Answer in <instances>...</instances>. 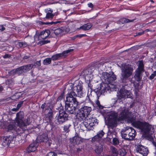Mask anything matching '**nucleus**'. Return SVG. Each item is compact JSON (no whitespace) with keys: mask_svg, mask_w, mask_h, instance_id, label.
I'll use <instances>...</instances> for the list:
<instances>
[{"mask_svg":"<svg viewBox=\"0 0 156 156\" xmlns=\"http://www.w3.org/2000/svg\"><path fill=\"white\" fill-rule=\"evenodd\" d=\"M131 116V112L129 111L128 108L125 107H121L117 112H112L108 114L106 123L109 127H114L118 122L125 119L132 120V119H130Z\"/></svg>","mask_w":156,"mask_h":156,"instance_id":"obj_1","label":"nucleus"},{"mask_svg":"<svg viewBox=\"0 0 156 156\" xmlns=\"http://www.w3.org/2000/svg\"><path fill=\"white\" fill-rule=\"evenodd\" d=\"M129 120L133 126L140 130V133L145 137H149L150 140H153V137L151 136L154 132V128L148 123L144 121H140L139 120H134L133 115L131 113V116Z\"/></svg>","mask_w":156,"mask_h":156,"instance_id":"obj_2","label":"nucleus"},{"mask_svg":"<svg viewBox=\"0 0 156 156\" xmlns=\"http://www.w3.org/2000/svg\"><path fill=\"white\" fill-rule=\"evenodd\" d=\"M102 77L106 83H103L100 87V90L102 93L108 91L109 90L113 88H115V87L113 85L112 83L116 79V77L113 73L109 74L107 72L103 73Z\"/></svg>","mask_w":156,"mask_h":156,"instance_id":"obj_3","label":"nucleus"},{"mask_svg":"<svg viewBox=\"0 0 156 156\" xmlns=\"http://www.w3.org/2000/svg\"><path fill=\"white\" fill-rule=\"evenodd\" d=\"M23 112H20L16 114L15 121L17 126L23 130H24L27 129V126L30 124V122L29 121V119H27L23 121Z\"/></svg>","mask_w":156,"mask_h":156,"instance_id":"obj_4","label":"nucleus"},{"mask_svg":"<svg viewBox=\"0 0 156 156\" xmlns=\"http://www.w3.org/2000/svg\"><path fill=\"white\" fill-rule=\"evenodd\" d=\"M121 70V78L123 80H127L132 74L133 68L129 64H123L120 67Z\"/></svg>","mask_w":156,"mask_h":156,"instance_id":"obj_5","label":"nucleus"},{"mask_svg":"<svg viewBox=\"0 0 156 156\" xmlns=\"http://www.w3.org/2000/svg\"><path fill=\"white\" fill-rule=\"evenodd\" d=\"M144 72V65L142 61H139L138 68L136 70L134 77L137 81H139L141 79L142 74Z\"/></svg>","mask_w":156,"mask_h":156,"instance_id":"obj_6","label":"nucleus"},{"mask_svg":"<svg viewBox=\"0 0 156 156\" xmlns=\"http://www.w3.org/2000/svg\"><path fill=\"white\" fill-rule=\"evenodd\" d=\"M76 96V94L75 92L74 91H71L66 95V102L67 103L70 102V103H73L74 105H76V106L79 105L80 103L77 101L75 98Z\"/></svg>","mask_w":156,"mask_h":156,"instance_id":"obj_7","label":"nucleus"},{"mask_svg":"<svg viewBox=\"0 0 156 156\" xmlns=\"http://www.w3.org/2000/svg\"><path fill=\"white\" fill-rule=\"evenodd\" d=\"M127 132L128 134V136L123 133H122V138L127 140H132L135 138L136 132L135 130L132 127L127 128Z\"/></svg>","mask_w":156,"mask_h":156,"instance_id":"obj_8","label":"nucleus"},{"mask_svg":"<svg viewBox=\"0 0 156 156\" xmlns=\"http://www.w3.org/2000/svg\"><path fill=\"white\" fill-rule=\"evenodd\" d=\"M83 122L85 127L88 130L91 129L93 126L98 124L97 119L95 118H87Z\"/></svg>","mask_w":156,"mask_h":156,"instance_id":"obj_9","label":"nucleus"},{"mask_svg":"<svg viewBox=\"0 0 156 156\" xmlns=\"http://www.w3.org/2000/svg\"><path fill=\"white\" fill-rule=\"evenodd\" d=\"M118 97L119 99L126 98H132V94L130 91L126 90L124 88H122L120 90Z\"/></svg>","mask_w":156,"mask_h":156,"instance_id":"obj_10","label":"nucleus"},{"mask_svg":"<svg viewBox=\"0 0 156 156\" xmlns=\"http://www.w3.org/2000/svg\"><path fill=\"white\" fill-rule=\"evenodd\" d=\"M79 105L76 106V105H73L72 103L66 102V110L69 113L74 114L75 112L76 109H79L80 108Z\"/></svg>","mask_w":156,"mask_h":156,"instance_id":"obj_11","label":"nucleus"},{"mask_svg":"<svg viewBox=\"0 0 156 156\" xmlns=\"http://www.w3.org/2000/svg\"><path fill=\"white\" fill-rule=\"evenodd\" d=\"M50 34V31L49 30H46L41 31L39 34L38 36V39L37 37V35L36 34L34 37V38L35 41H37V40H41V39H45Z\"/></svg>","mask_w":156,"mask_h":156,"instance_id":"obj_12","label":"nucleus"},{"mask_svg":"<svg viewBox=\"0 0 156 156\" xmlns=\"http://www.w3.org/2000/svg\"><path fill=\"white\" fill-rule=\"evenodd\" d=\"M68 117V115L65 112H60L57 118L58 122L59 124H62L67 120Z\"/></svg>","mask_w":156,"mask_h":156,"instance_id":"obj_13","label":"nucleus"},{"mask_svg":"<svg viewBox=\"0 0 156 156\" xmlns=\"http://www.w3.org/2000/svg\"><path fill=\"white\" fill-rule=\"evenodd\" d=\"M73 50V49H68L66 51H63L62 53L56 54L55 55H53L51 57V60H56L58 59L60 57L62 56H65L67 55V54L70 52L72 51Z\"/></svg>","mask_w":156,"mask_h":156,"instance_id":"obj_14","label":"nucleus"},{"mask_svg":"<svg viewBox=\"0 0 156 156\" xmlns=\"http://www.w3.org/2000/svg\"><path fill=\"white\" fill-rule=\"evenodd\" d=\"M13 137L11 136H5L1 139L2 145L4 147L9 146V144L13 142Z\"/></svg>","mask_w":156,"mask_h":156,"instance_id":"obj_15","label":"nucleus"},{"mask_svg":"<svg viewBox=\"0 0 156 156\" xmlns=\"http://www.w3.org/2000/svg\"><path fill=\"white\" fill-rule=\"evenodd\" d=\"M137 151L143 156H147L148 154V150L142 145H138L137 147Z\"/></svg>","mask_w":156,"mask_h":156,"instance_id":"obj_16","label":"nucleus"},{"mask_svg":"<svg viewBox=\"0 0 156 156\" xmlns=\"http://www.w3.org/2000/svg\"><path fill=\"white\" fill-rule=\"evenodd\" d=\"M108 137L110 139L113 138L112 142L113 145H117L119 144L118 138L117 137L116 134L114 133L109 132L108 134Z\"/></svg>","mask_w":156,"mask_h":156,"instance_id":"obj_17","label":"nucleus"},{"mask_svg":"<svg viewBox=\"0 0 156 156\" xmlns=\"http://www.w3.org/2000/svg\"><path fill=\"white\" fill-rule=\"evenodd\" d=\"M38 146V144L37 142L32 143L27 147V151L28 153L34 151L37 149Z\"/></svg>","mask_w":156,"mask_h":156,"instance_id":"obj_18","label":"nucleus"},{"mask_svg":"<svg viewBox=\"0 0 156 156\" xmlns=\"http://www.w3.org/2000/svg\"><path fill=\"white\" fill-rule=\"evenodd\" d=\"M33 67V64H30L27 65L23 66L20 67V69L21 71V73H26L31 69Z\"/></svg>","mask_w":156,"mask_h":156,"instance_id":"obj_19","label":"nucleus"},{"mask_svg":"<svg viewBox=\"0 0 156 156\" xmlns=\"http://www.w3.org/2000/svg\"><path fill=\"white\" fill-rule=\"evenodd\" d=\"M48 140V134L46 133L38 136L37 138V141L39 142H46Z\"/></svg>","mask_w":156,"mask_h":156,"instance_id":"obj_20","label":"nucleus"},{"mask_svg":"<svg viewBox=\"0 0 156 156\" xmlns=\"http://www.w3.org/2000/svg\"><path fill=\"white\" fill-rule=\"evenodd\" d=\"M73 90L76 92L78 97H81L83 96L82 87L81 85H78L75 86L73 88Z\"/></svg>","mask_w":156,"mask_h":156,"instance_id":"obj_21","label":"nucleus"},{"mask_svg":"<svg viewBox=\"0 0 156 156\" xmlns=\"http://www.w3.org/2000/svg\"><path fill=\"white\" fill-rule=\"evenodd\" d=\"M104 134L105 133L102 130L99 131L96 135L93 138L92 141H99L102 138Z\"/></svg>","mask_w":156,"mask_h":156,"instance_id":"obj_22","label":"nucleus"},{"mask_svg":"<svg viewBox=\"0 0 156 156\" xmlns=\"http://www.w3.org/2000/svg\"><path fill=\"white\" fill-rule=\"evenodd\" d=\"M80 110L82 111V112L85 114L87 116L89 115L92 110V108L90 107L85 106L82 108Z\"/></svg>","mask_w":156,"mask_h":156,"instance_id":"obj_23","label":"nucleus"},{"mask_svg":"<svg viewBox=\"0 0 156 156\" xmlns=\"http://www.w3.org/2000/svg\"><path fill=\"white\" fill-rule=\"evenodd\" d=\"M92 25L90 23H88L85 24L77 28V30L82 29L83 30L85 31L90 29L92 27Z\"/></svg>","mask_w":156,"mask_h":156,"instance_id":"obj_24","label":"nucleus"},{"mask_svg":"<svg viewBox=\"0 0 156 156\" xmlns=\"http://www.w3.org/2000/svg\"><path fill=\"white\" fill-rule=\"evenodd\" d=\"M45 12L46 13V18L47 19H52L54 16V15L52 14V10L50 9L45 10Z\"/></svg>","mask_w":156,"mask_h":156,"instance_id":"obj_25","label":"nucleus"},{"mask_svg":"<svg viewBox=\"0 0 156 156\" xmlns=\"http://www.w3.org/2000/svg\"><path fill=\"white\" fill-rule=\"evenodd\" d=\"M77 117L80 121H82L87 119L86 116L87 115L82 112V111L80 110L79 112L77 115Z\"/></svg>","mask_w":156,"mask_h":156,"instance_id":"obj_26","label":"nucleus"},{"mask_svg":"<svg viewBox=\"0 0 156 156\" xmlns=\"http://www.w3.org/2000/svg\"><path fill=\"white\" fill-rule=\"evenodd\" d=\"M53 119L52 113L51 112H49L45 115L44 120L46 122H50Z\"/></svg>","mask_w":156,"mask_h":156,"instance_id":"obj_27","label":"nucleus"},{"mask_svg":"<svg viewBox=\"0 0 156 156\" xmlns=\"http://www.w3.org/2000/svg\"><path fill=\"white\" fill-rule=\"evenodd\" d=\"M110 153L111 154L116 156H118V151L116 148L113 146H111L110 147Z\"/></svg>","mask_w":156,"mask_h":156,"instance_id":"obj_28","label":"nucleus"},{"mask_svg":"<svg viewBox=\"0 0 156 156\" xmlns=\"http://www.w3.org/2000/svg\"><path fill=\"white\" fill-rule=\"evenodd\" d=\"M63 32V30L60 28H57L55 29H52L51 30V32L55 34L56 36L59 35L62 33Z\"/></svg>","mask_w":156,"mask_h":156,"instance_id":"obj_29","label":"nucleus"},{"mask_svg":"<svg viewBox=\"0 0 156 156\" xmlns=\"http://www.w3.org/2000/svg\"><path fill=\"white\" fill-rule=\"evenodd\" d=\"M135 20V19H133L132 20H129L128 19H126L125 18H123L120 19L119 20V24H123L125 23L133 22Z\"/></svg>","mask_w":156,"mask_h":156,"instance_id":"obj_30","label":"nucleus"},{"mask_svg":"<svg viewBox=\"0 0 156 156\" xmlns=\"http://www.w3.org/2000/svg\"><path fill=\"white\" fill-rule=\"evenodd\" d=\"M103 147L101 144H99L96 147L95 150L96 153L98 154H100L103 151Z\"/></svg>","mask_w":156,"mask_h":156,"instance_id":"obj_31","label":"nucleus"},{"mask_svg":"<svg viewBox=\"0 0 156 156\" xmlns=\"http://www.w3.org/2000/svg\"><path fill=\"white\" fill-rule=\"evenodd\" d=\"M84 74L85 76L92 75V74L93 73L92 68H89L85 69L84 71Z\"/></svg>","mask_w":156,"mask_h":156,"instance_id":"obj_32","label":"nucleus"},{"mask_svg":"<svg viewBox=\"0 0 156 156\" xmlns=\"http://www.w3.org/2000/svg\"><path fill=\"white\" fill-rule=\"evenodd\" d=\"M10 73L12 75H15V74H17L20 75L21 74V71L20 69V67L16 69H14L11 70L10 72Z\"/></svg>","mask_w":156,"mask_h":156,"instance_id":"obj_33","label":"nucleus"},{"mask_svg":"<svg viewBox=\"0 0 156 156\" xmlns=\"http://www.w3.org/2000/svg\"><path fill=\"white\" fill-rule=\"evenodd\" d=\"M72 140H73V142L76 144H78L80 143V138L78 136L74 137L72 139H71V141Z\"/></svg>","mask_w":156,"mask_h":156,"instance_id":"obj_34","label":"nucleus"},{"mask_svg":"<svg viewBox=\"0 0 156 156\" xmlns=\"http://www.w3.org/2000/svg\"><path fill=\"white\" fill-rule=\"evenodd\" d=\"M51 61V58H48L43 60V63L44 65H48L50 64Z\"/></svg>","mask_w":156,"mask_h":156,"instance_id":"obj_35","label":"nucleus"},{"mask_svg":"<svg viewBox=\"0 0 156 156\" xmlns=\"http://www.w3.org/2000/svg\"><path fill=\"white\" fill-rule=\"evenodd\" d=\"M118 153L120 156H125L126 154V152L125 149L121 148L119 150Z\"/></svg>","mask_w":156,"mask_h":156,"instance_id":"obj_36","label":"nucleus"},{"mask_svg":"<svg viewBox=\"0 0 156 156\" xmlns=\"http://www.w3.org/2000/svg\"><path fill=\"white\" fill-rule=\"evenodd\" d=\"M18 45L20 47H24L26 46L27 44L25 42H19L18 43Z\"/></svg>","mask_w":156,"mask_h":156,"instance_id":"obj_37","label":"nucleus"},{"mask_svg":"<svg viewBox=\"0 0 156 156\" xmlns=\"http://www.w3.org/2000/svg\"><path fill=\"white\" fill-rule=\"evenodd\" d=\"M8 129L9 130H15L16 129V127L14 125L10 124H9L8 126Z\"/></svg>","mask_w":156,"mask_h":156,"instance_id":"obj_38","label":"nucleus"},{"mask_svg":"<svg viewBox=\"0 0 156 156\" xmlns=\"http://www.w3.org/2000/svg\"><path fill=\"white\" fill-rule=\"evenodd\" d=\"M21 136H23L22 137H21V135L20 136H19L21 138L22 140H23L24 142H25L27 137V135L25 133H22Z\"/></svg>","mask_w":156,"mask_h":156,"instance_id":"obj_39","label":"nucleus"},{"mask_svg":"<svg viewBox=\"0 0 156 156\" xmlns=\"http://www.w3.org/2000/svg\"><path fill=\"white\" fill-rule=\"evenodd\" d=\"M46 156H57L56 154L54 152L51 151L48 152Z\"/></svg>","mask_w":156,"mask_h":156,"instance_id":"obj_40","label":"nucleus"},{"mask_svg":"<svg viewBox=\"0 0 156 156\" xmlns=\"http://www.w3.org/2000/svg\"><path fill=\"white\" fill-rule=\"evenodd\" d=\"M98 100L96 101V104L98 106L99 108L102 109L103 107L100 104V102L98 100Z\"/></svg>","mask_w":156,"mask_h":156,"instance_id":"obj_41","label":"nucleus"},{"mask_svg":"<svg viewBox=\"0 0 156 156\" xmlns=\"http://www.w3.org/2000/svg\"><path fill=\"white\" fill-rule=\"evenodd\" d=\"M156 76V71H155L149 76V78L150 80H151L153 79Z\"/></svg>","mask_w":156,"mask_h":156,"instance_id":"obj_42","label":"nucleus"},{"mask_svg":"<svg viewBox=\"0 0 156 156\" xmlns=\"http://www.w3.org/2000/svg\"><path fill=\"white\" fill-rule=\"evenodd\" d=\"M127 128H126L125 129H123L121 131V134L122 137V133H125L126 135V136H128V133L127 132Z\"/></svg>","mask_w":156,"mask_h":156,"instance_id":"obj_43","label":"nucleus"},{"mask_svg":"<svg viewBox=\"0 0 156 156\" xmlns=\"http://www.w3.org/2000/svg\"><path fill=\"white\" fill-rule=\"evenodd\" d=\"M70 126V125H66L64 126V129L66 131L68 132L69 128Z\"/></svg>","mask_w":156,"mask_h":156,"instance_id":"obj_44","label":"nucleus"},{"mask_svg":"<svg viewBox=\"0 0 156 156\" xmlns=\"http://www.w3.org/2000/svg\"><path fill=\"white\" fill-rule=\"evenodd\" d=\"M41 61H37L33 65L34 66H41Z\"/></svg>","mask_w":156,"mask_h":156,"instance_id":"obj_45","label":"nucleus"},{"mask_svg":"<svg viewBox=\"0 0 156 156\" xmlns=\"http://www.w3.org/2000/svg\"><path fill=\"white\" fill-rule=\"evenodd\" d=\"M59 23L58 21L52 22H46L44 23V24H50L51 25L53 24H56Z\"/></svg>","mask_w":156,"mask_h":156,"instance_id":"obj_46","label":"nucleus"},{"mask_svg":"<svg viewBox=\"0 0 156 156\" xmlns=\"http://www.w3.org/2000/svg\"><path fill=\"white\" fill-rule=\"evenodd\" d=\"M87 35L86 34H80L76 35V37H79L81 38L82 37L86 36Z\"/></svg>","mask_w":156,"mask_h":156,"instance_id":"obj_47","label":"nucleus"},{"mask_svg":"<svg viewBox=\"0 0 156 156\" xmlns=\"http://www.w3.org/2000/svg\"><path fill=\"white\" fill-rule=\"evenodd\" d=\"M5 27H4L3 25H0V30L3 31L5 30Z\"/></svg>","mask_w":156,"mask_h":156,"instance_id":"obj_48","label":"nucleus"},{"mask_svg":"<svg viewBox=\"0 0 156 156\" xmlns=\"http://www.w3.org/2000/svg\"><path fill=\"white\" fill-rule=\"evenodd\" d=\"M50 41L48 40H44L42 41V44H45L48 43H49Z\"/></svg>","mask_w":156,"mask_h":156,"instance_id":"obj_49","label":"nucleus"},{"mask_svg":"<svg viewBox=\"0 0 156 156\" xmlns=\"http://www.w3.org/2000/svg\"><path fill=\"white\" fill-rule=\"evenodd\" d=\"M23 102H20L17 105V108H18L19 109V108L20 107L21 105L22 104Z\"/></svg>","mask_w":156,"mask_h":156,"instance_id":"obj_50","label":"nucleus"},{"mask_svg":"<svg viewBox=\"0 0 156 156\" xmlns=\"http://www.w3.org/2000/svg\"><path fill=\"white\" fill-rule=\"evenodd\" d=\"M10 57V55H9L8 54H5L3 56V58H9Z\"/></svg>","mask_w":156,"mask_h":156,"instance_id":"obj_51","label":"nucleus"},{"mask_svg":"<svg viewBox=\"0 0 156 156\" xmlns=\"http://www.w3.org/2000/svg\"><path fill=\"white\" fill-rule=\"evenodd\" d=\"M88 5L89 7L90 8H92L93 7V4L91 3H88Z\"/></svg>","mask_w":156,"mask_h":156,"instance_id":"obj_52","label":"nucleus"},{"mask_svg":"<svg viewBox=\"0 0 156 156\" xmlns=\"http://www.w3.org/2000/svg\"><path fill=\"white\" fill-rule=\"evenodd\" d=\"M62 98H63V95H61L58 98L57 100L58 101L59 100H61L62 99Z\"/></svg>","mask_w":156,"mask_h":156,"instance_id":"obj_53","label":"nucleus"},{"mask_svg":"<svg viewBox=\"0 0 156 156\" xmlns=\"http://www.w3.org/2000/svg\"><path fill=\"white\" fill-rule=\"evenodd\" d=\"M45 104H46L45 103H44V104H42L41 105V108L43 109H44V108L45 107Z\"/></svg>","mask_w":156,"mask_h":156,"instance_id":"obj_54","label":"nucleus"},{"mask_svg":"<svg viewBox=\"0 0 156 156\" xmlns=\"http://www.w3.org/2000/svg\"><path fill=\"white\" fill-rule=\"evenodd\" d=\"M19 109L17 108H13L12 109V111H13L16 112Z\"/></svg>","mask_w":156,"mask_h":156,"instance_id":"obj_55","label":"nucleus"},{"mask_svg":"<svg viewBox=\"0 0 156 156\" xmlns=\"http://www.w3.org/2000/svg\"><path fill=\"white\" fill-rule=\"evenodd\" d=\"M144 32H138L137 33H136L137 35H142L143 34Z\"/></svg>","mask_w":156,"mask_h":156,"instance_id":"obj_56","label":"nucleus"},{"mask_svg":"<svg viewBox=\"0 0 156 156\" xmlns=\"http://www.w3.org/2000/svg\"><path fill=\"white\" fill-rule=\"evenodd\" d=\"M3 90V88L2 87L0 86V92L2 91Z\"/></svg>","mask_w":156,"mask_h":156,"instance_id":"obj_57","label":"nucleus"},{"mask_svg":"<svg viewBox=\"0 0 156 156\" xmlns=\"http://www.w3.org/2000/svg\"><path fill=\"white\" fill-rule=\"evenodd\" d=\"M154 67L156 69V62L154 63Z\"/></svg>","mask_w":156,"mask_h":156,"instance_id":"obj_58","label":"nucleus"},{"mask_svg":"<svg viewBox=\"0 0 156 156\" xmlns=\"http://www.w3.org/2000/svg\"><path fill=\"white\" fill-rule=\"evenodd\" d=\"M129 80L131 83H134V82L132 81V80L131 79H129Z\"/></svg>","mask_w":156,"mask_h":156,"instance_id":"obj_59","label":"nucleus"},{"mask_svg":"<svg viewBox=\"0 0 156 156\" xmlns=\"http://www.w3.org/2000/svg\"><path fill=\"white\" fill-rule=\"evenodd\" d=\"M77 37H76V36H75L74 37H72V39L74 40V39H75V38H76Z\"/></svg>","mask_w":156,"mask_h":156,"instance_id":"obj_60","label":"nucleus"},{"mask_svg":"<svg viewBox=\"0 0 156 156\" xmlns=\"http://www.w3.org/2000/svg\"><path fill=\"white\" fill-rule=\"evenodd\" d=\"M150 1L152 2H153V3H154V2L153 1V0H150Z\"/></svg>","mask_w":156,"mask_h":156,"instance_id":"obj_61","label":"nucleus"},{"mask_svg":"<svg viewBox=\"0 0 156 156\" xmlns=\"http://www.w3.org/2000/svg\"><path fill=\"white\" fill-rule=\"evenodd\" d=\"M27 58H28V57H26V56H25L24 57V58L25 59H27Z\"/></svg>","mask_w":156,"mask_h":156,"instance_id":"obj_62","label":"nucleus"},{"mask_svg":"<svg viewBox=\"0 0 156 156\" xmlns=\"http://www.w3.org/2000/svg\"><path fill=\"white\" fill-rule=\"evenodd\" d=\"M12 49H13V48H12V49L11 50H12Z\"/></svg>","mask_w":156,"mask_h":156,"instance_id":"obj_63","label":"nucleus"},{"mask_svg":"<svg viewBox=\"0 0 156 156\" xmlns=\"http://www.w3.org/2000/svg\"><path fill=\"white\" fill-rule=\"evenodd\" d=\"M147 30L148 31V30Z\"/></svg>","mask_w":156,"mask_h":156,"instance_id":"obj_64","label":"nucleus"}]
</instances>
